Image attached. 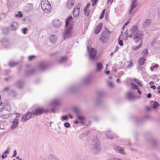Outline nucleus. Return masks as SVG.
<instances>
[{"mask_svg": "<svg viewBox=\"0 0 160 160\" xmlns=\"http://www.w3.org/2000/svg\"><path fill=\"white\" fill-rule=\"evenodd\" d=\"M101 101V99H100L99 98H97V100H96V102L97 103H98L100 102Z\"/></svg>", "mask_w": 160, "mask_h": 160, "instance_id": "nucleus-57", "label": "nucleus"}, {"mask_svg": "<svg viewBox=\"0 0 160 160\" xmlns=\"http://www.w3.org/2000/svg\"><path fill=\"white\" fill-rule=\"evenodd\" d=\"M151 97V94L149 93L147 95V97L148 98H150Z\"/></svg>", "mask_w": 160, "mask_h": 160, "instance_id": "nucleus-63", "label": "nucleus"}, {"mask_svg": "<svg viewBox=\"0 0 160 160\" xmlns=\"http://www.w3.org/2000/svg\"><path fill=\"white\" fill-rule=\"evenodd\" d=\"M80 7V6L79 4L75 7L72 12L74 17H77L79 15Z\"/></svg>", "mask_w": 160, "mask_h": 160, "instance_id": "nucleus-9", "label": "nucleus"}, {"mask_svg": "<svg viewBox=\"0 0 160 160\" xmlns=\"http://www.w3.org/2000/svg\"><path fill=\"white\" fill-rule=\"evenodd\" d=\"M90 5V3H88V4L87 5V6L84 8V9H85V10L86 9H88V8L89 7Z\"/></svg>", "mask_w": 160, "mask_h": 160, "instance_id": "nucleus-58", "label": "nucleus"}, {"mask_svg": "<svg viewBox=\"0 0 160 160\" xmlns=\"http://www.w3.org/2000/svg\"><path fill=\"white\" fill-rule=\"evenodd\" d=\"M59 103V100L58 99H56L54 100L52 103V104L54 105H57Z\"/></svg>", "mask_w": 160, "mask_h": 160, "instance_id": "nucleus-39", "label": "nucleus"}, {"mask_svg": "<svg viewBox=\"0 0 160 160\" xmlns=\"http://www.w3.org/2000/svg\"><path fill=\"white\" fill-rule=\"evenodd\" d=\"M24 8V9L26 11H29L32 9L33 6L32 4L28 3L25 7Z\"/></svg>", "mask_w": 160, "mask_h": 160, "instance_id": "nucleus-22", "label": "nucleus"}, {"mask_svg": "<svg viewBox=\"0 0 160 160\" xmlns=\"http://www.w3.org/2000/svg\"><path fill=\"white\" fill-rule=\"evenodd\" d=\"M118 44L121 46H122L123 45V42L122 40H120L118 42Z\"/></svg>", "mask_w": 160, "mask_h": 160, "instance_id": "nucleus-60", "label": "nucleus"}, {"mask_svg": "<svg viewBox=\"0 0 160 160\" xmlns=\"http://www.w3.org/2000/svg\"><path fill=\"white\" fill-rule=\"evenodd\" d=\"M145 60L146 59L145 57H141L138 61L139 64L140 65H142L144 63Z\"/></svg>", "mask_w": 160, "mask_h": 160, "instance_id": "nucleus-23", "label": "nucleus"}, {"mask_svg": "<svg viewBox=\"0 0 160 160\" xmlns=\"http://www.w3.org/2000/svg\"><path fill=\"white\" fill-rule=\"evenodd\" d=\"M142 43H139V44L138 45L134 46L132 47V50L135 51L138 50L142 46Z\"/></svg>", "mask_w": 160, "mask_h": 160, "instance_id": "nucleus-25", "label": "nucleus"}, {"mask_svg": "<svg viewBox=\"0 0 160 160\" xmlns=\"http://www.w3.org/2000/svg\"><path fill=\"white\" fill-rule=\"evenodd\" d=\"M150 88L154 90H155L156 89V87L154 85H151L150 86Z\"/></svg>", "mask_w": 160, "mask_h": 160, "instance_id": "nucleus-62", "label": "nucleus"}, {"mask_svg": "<svg viewBox=\"0 0 160 160\" xmlns=\"http://www.w3.org/2000/svg\"><path fill=\"white\" fill-rule=\"evenodd\" d=\"M151 23V20L149 19H146L142 24V27L143 28L147 27Z\"/></svg>", "mask_w": 160, "mask_h": 160, "instance_id": "nucleus-17", "label": "nucleus"}, {"mask_svg": "<svg viewBox=\"0 0 160 160\" xmlns=\"http://www.w3.org/2000/svg\"><path fill=\"white\" fill-rule=\"evenodd\" d=\"M125 32V35L126 37L131 38L133 36V39L136 43H142V42L143 34L141 31H138V26L136 25L133 26L131 29L130 34L128 35L127 32Z\"/></svg>", "mask_w": 160, "mask_h": 160, "instance_id": "nucleus-1", "label": "nucleus"}, {"mask_svg": "<svg viewBox=\"0 0 160 160\" xmlns=\"http://www.w3.org/2000/svg\"><path fill=\"white\" fill-rule=\"evenodd\" d=\"M108 31L107 29L105 30L103 32H102V33L100 37V40H101L103 38H105L106 37V35L105 34H108Z\"/></svg>", "mask_w": 160, "mask_h": 160, "instance_id": "nucleus-26", "label": "nucleus"}, {"mask_svg": "<svg viewBox=\"0 0 160 160\" xmlns=\"http://www.w3.org/2000/svg\"><path fill=\"white\" fill-rule=\"evenodd\" d=\"M74 90V87H71L70 88V90L72 91H73Z\"/></svg>", "mask_w": 160, "mask_h": 160, "instance_id": "nucleus-64", "label": "nucleus"}, {"mask_svg": "<svg viewBox=\"0 0 160 160\" xmlns=\"http://www.w3.org/2000/svg\"><path fill=\"white\" fill-rule=\"evenodd\" d=\"M23 82L21 81H18L16 84V87L19 88H22L23 87Z\"/></svg>", "mask_w": 160, "mask_h": 160, "instance_id": "nucleus-19", "label": "nucleus"}, {"mask_svg": "<svg viewBox=\"0 0 160 160\" xmlns=\"http://www.w3.org/2000/svg\"><path fill=\"white\" fill-rule=\"evenodd\" d=\"M10 95L13 97H14L16 95V93L15 91H12L10 93Z\"/></svg>", "mask_w": 160, "mask_h": 160, "instance_id": "nucleus-43", "label": "nucleus"}, {"mask_svg": "<svg viewBox=\"0 0 160 160\" xmlns=\"http://www.w3.org/2000/svg\"><path fill=\"white\" fill-rule=\"evenodd\" d=\"M76 117L77 119L80 121H83L85 119L84 117L80 116L79 114L76 115Z\"/></svg>", "mask_w": 160, "mask_h": 160, "instance_id": "nucleus-33", "label": "nucleus"}, {"mask_svg": "<svg viewBox=\"0 0 160 160\" xmlns=\"http://www.w3.org/2000/svg\"><path fill=\"white\" fill-rule=\"evenodd\" d=\"M114 149L116 151L122 154H125V152L124 151V148H123L117 146H115L114 147Z\"/></svg>", "mask_w": 160, "mask_h": 160, "instance_id": "nucleus-10", "label": "nucleus"}, {"mask_svg": "<svg viewBox=\"0 0 160 160\" xmlns=\"http://www.w3.org/2000/svg\"><path fill=\"white\" fill-rule=\"evenodd\" d=\"M4 104L3 103H0V112L2 111L4 109Z\"/></svg>", "mask_w": 160, "mask_h": 160, "instance_id": "nucleus-42", "label": "nucleus"}, {"mask_svg": "<svg viewBox=\"0 0 160 160\" xmlns=\"http://www.w3.org/2000/svg\"><path fill=\"white\" fill-rule=\"evenodd\" d=\"M73 111L77 115L79 114L80 113V110L79 109L77 108H74L73 109Z\"/></svg>", "mask_w": 160, "mask_h": 160, "instance_id": "nucleus-36", "label": "nucleus"}, {"mask_svg": "<svg viewBox=\"0 0 160 160\" xmlns=\"http://www.w3.org/2000/svg\"><path fill=\"white\" fill-rule=\"evenodd\" d=\"M49 40L52 43H55L57 40V38L55 35H52L49 37Z\"/></svg>", "mask_w": 160, "mask_h": 160, "instance_id": "nucleus-20", "label": "nucleus"}, {"mask_svg": "<svg viewBox=\"0 0 160 160\" xmlns=\"http://www.w3.org/2000/svg\"><path fill=\"white\" fill-rule=\"evenodd\" d=\"M9 89V87H7L4 88L3 90L4 92H7L8 91Z\"/></svg>", "mask_w": 160, "mask_h": 160, "instance_id": "nucleus-54", "label": "nucleus"}, {"mask_svg": "<svg viewBox=\"0 0 160 160\" xmlns=\"http://www.w3.org/2000/svg\"><path fill=\"white\" fill-rule=\"evenodd\" d=\"M102 24V23H99L98 25H97L95 30V33L97 34H98L99 32L101 31Z\"/></svg>", "mask_w": 160, "mask_h": 160, "instance_id": "nucleus-15", "label": "nucleus"}, {"mask_svg": "<svg viewBox=\"0 0 160 160\" xmlns=\"http://www.w3.org/2000/svg\"><path fill=\"white\" fill-rule=\"evenodd\" d=\"M103 67L102 63L101 62H97L96 63V71L100 72L102 69Z\"/></svg>", "mask_w": 160, "mask_h": 160, "instance_id": "nucleus-12", "label": "nucleus"}, {"mask_svg": "<svg viewBox=\"0 0 160 160\" xmlns=\"http://www.w3.org/2000/svg\"><path fill=\"white\" fill-rule=\"evenodd\" d=\"M13 120H11L9 122L10 125V128L12 130H13L16 128L18 125V120L17 116L15 114H12V117H15Z\"/></svg>", "mask_w": 160, "mask_h": 160, "instance_id": "nucleus-5", "label": "nucleus"}, {"mask_svg": "<svg viewBox=\"0 0 160 160\" xmlns=\"http://www.w3.org/2000/svg\"><path fill=\"white\" fill-rule=\"evenodd\" d=\"M35 57V56L34 55H32L29 56L28 57V59L29 61H31L32 60V59Z\"/></svg>", "mask_w": 160, "mask_h": 160, "instance_id": "nucleus-51", "label": "nucleus"}, {"mask_svg": "<svg viewBox=\"0 0 160 160\" xmlns=\"http://www.w3.org/2000/svg\"><path fill=\"white\" fill-rule=\"evenodd\" d=\"M74 4V0H69L67 3V8L69 9L71 8L73 6Z\"/></svg>", "mask_w": 160, "mask_h": 160, "instance_id": "nucleus-16", "label": "nucleus"}, {"mask_svg": "<svg viewBox=\"0 0 160 160\" xmlns=\"http://www.w3.org/2000/svg\"><path fill=\"white\" fill-rule=\"evenodd\" d=\"M10 116V115L9 113L5 114L0 116V119L2 118L3 119H6L8 118Z\"/></svg>", "mask_w": 160, "mask_h": 160, "instance_id": "nucleus-27", "label": "nucleus"}, {"mask_svg": "<svg viewBox=\"0 0 160 160\" xmlns=\"http://www.w3.org/2000/svg\"><path fill=\"white\" fill-rule=\"evenodd\" d=\"M105 10L104 9L102 11V13L99 17L100 19H101L103 18V17L104 16V15Z\"/></svg>", "mask_w": 160, "mask_h": 160, "instance_id": "nucleus-44", "label": "nucleus"}, {"mask_svg": "<svg viewBox=\"0 0 160 160\" xmlns=\"http://www.w3.org/2000/svg\"><path fill=\"white\" fill-rule=\"evenodd\" d=\"M9 148H8L7 150H6L4 152L3 154H7L9 153Z\"/></svg>", "mask_w": 160, "mask_h": 160, "instance_id": "nucleus-48", "label": "nucleus"}, {"mask_svg": "<svg viewBox=\"0 0 160 160\" xmlns=\"http://www.w3.org/2000/svg\"><path fill=\"white\" fill-rule=\"evenodd\" d=\"M142 55L143 57H145L148 54V50L147 49H144L142 52Z\"/></svg>", "mask_w": 160, "mask_h": 160, "instance_id": "nucleus-31", "label": "nucleus"}, {"mask_svg": "<svg viewBox=\"0 0 160 160\" xmlns=\"http://www.w3.org/2000/svg\"><path fill=\"white\" fill-rule=\"evenodd\" d=\"M108 160H123L119 158H109Z\"/></svg>", "mask_w": 160, "mask_h": 160, "instance_id": "nucleus-50", "label": "nucleus"}, {"mask_svg": "<svg viewBox=\"0 0 160 160\" xmlns=\"http://www.w3.org/2000/svg\"><path fill=\"white\" fill-rule=\"evenodd\" d=\"M131 86L132 89H138V87L133 82L131 83Z\"/></svg>", "mask_w": 160, "mask_h": 160, "instance_id": "nucleus-35", "label": "nucleus"}, {"mask_svg": "<svg viewBox=\"0 0 160 160\" xmlns=\"http://www.w3.org/2000/svg\"><path fill=\"white\" fill-rule=\"evenodd\" d=\"M34 116L32 115V112H29L23 115L22 118L21 120L22 122H24L31 118H33Z\"/></svg>", "mask_w": 160, "mask_h": 160, "instance_id": "nucleus-8", "label": "nucleus"}, {"mask_svg": "<svg viewBox=\"0 0 160 160\" xmlns=\"http://www.w3.org/2000/svg\"><path fill=\"white\" fill-rule=\"evenodd\" d=\"M127 97L128 99L130 100H132L135 98V97L133 95L132 93L130 92L127 93Z\"/></svg>", "mask_w": 160, "mask_h": 160, "instance_id": "nucleus-21", "label": "nucleus"}, {"mask_svg": "<svg viewBox=\"0 0 160 160\" xmlns=\"http://www.w3.org/2000/svg\"><path fill=\"white\" fill-rule=\"evenodd\" d=\"M106 136L107 138L109 139H113V136L111 135H109L108 134H107L106 135Z\"/></svg>", "mask_w": 160, "mask_h": 160, "instance_id": "nucleus-46", "label": "nucleus"}, {"mask_svg": "<svg viewBox=\"0 0 160 160\" xmlns=\"http://www.w3.org/2000/svg\"><path fill=\"white\" fill-rule=\"evenodd\" d=\"M157 141L156 140H153L152 142V144L154 146H156L157 145Z\"/></svg>", "mask_w": 160, "mask_h": 160, "instance_id": "nucleus-49", "label": "nucleus"}, {"mask_svg": "<svg viewBox=\"0 0 160 160\" xmlns=\"http://www.w3.org/2000/svg\"><path fill=\"white\" fill-rule=\"evenodd\" d=\"M67 60V57H62L61 59L59 61V62L60 63H63L66 61Z\"/></svg>", "mask_w": 160, "mask_h": 160, "instance_id": "nucleus-34", "label": "nucleus"}, {"mask_svg": "<svg viewBox=\"0 0 160 160\" xmlns=\"http://www.w3.org/2000/svg\"><path fill=\"white\" fill-rule=\"evenodd\" d=\"M91 79L90 76H88L84 78L82 80V82L84 84L88 83Z\"/></svg>", "mask_w": 160, "mask_h": 160, "instance_id": "nucleus-18", "label": "nucleus"}, {"mask_svg": "<svg viewBox=\"0 0 160 160\" xmlns=\"http://www.w3.org/2000/svg\"><path fill=\"white\" fill-rule=\"evenodd\" d=\"M91 150L94 154H99L101 151V147L99 140L97 138H95L92 140L91 146Z\"/></svg>", "mask_w": 160, "mask_h": 160, "instance_id": "nucleus-3", "label": "nucleus"}, {"mask_svg": "<svg viewBox=\"0 0 160 160\" xmlns=\"http://www.w3.org/2000/svg\"><path fill=\"white\" fill-rule=\"evenodd\" d=\"M18 26V23L16 22H13L11 24L12 27V30H15L16 29L17 27Z\"/></svg>", "mask_w": 160, "mask_h": 160, "instance_id": "nucleus-28", "label": "nucleus"}, {"mask_svg": "<svg viewBox=\"0 0 160 160\" xmlns=\"http://www.w3.org/2000/svg\"><path fill=\"white\" fill-rule=\"evenodd\" d=\"M27 30V29L26 28H25L23 29V33L24 34H25L26 33V32Z\"/></svg>", "mask_w": 160, "mask_h": 160, "instance_id": "nucleus-61", "label": "nucleus"}, {"mask_svg": "<svg viewBox=\"0 0 160 160\" xmlns=\"http://www.w3.org/2000/svg\"><path fill=\"white\" fill-rule=\"evenodd\" d=\"M4 109L6 111H10L11 109V106L8 103H6L5 104H4Z\"/></svg>", "mask_w": 160, "mask_h": 160, "instance_id": "nucleus-24", "label": "nucleus"}, {"mask_svg": "<svg viewBox=\"0 0 160 160\" xmlns=\"http://www.w3.org/2000/svg\"><path fill=\"white\" fill-rule=\"evenodd\" d=\"M35 71V68H33L31 69L30 71L29 72L28 74H32L33 73H34Z\"/></svg>", "mask_w": 160, "mask_h": 160, "instance_id": "nucleus-47", "label": "nucleus"}, {"mask_svg": "<svg viewBox=\"0 0 160 160\" xmlns=\"http://www.w3.org/2000/svg\"><path fill=\"white\" fill-rule=\"evenodd\" d=\"M32 115L34 117L39 115L44 112L45 113H47L48 112V110H45L44 109L41 108H37L32 111Z\"/></svg>", "mask_w": 160, "mask_h": 160, "instance_id": "nucleus-6", "label": "nucleus"}, {"mask_svg": "<svg viewBox=\"0 0 160 160\" xmlns=\"http://www.w3.org/2000/svg\"><path fill=\"white\" fill-rule=\"evenodd\" d=\"M138 3L136 0H132V3L131 6V8L129 11L130 14H132L134 13L136 11L135 8L137 6Z\"/></svg>", "mask_w": 160, "mask_h": 160, "instance_id": "nucleus-7", "label": "nucleus"}, {"mask_svg": "<svg viewBox=\"0 0 160 160\" xmlns=\"http://www.w3.org/2000/svg\"><path fill=\"white\" fill-rule=\"evenodd\" d=\"M84 14L86 16H88L90 13V10H88V9H84Z\"/></svg>", "mask_w": 160, "mask_h": 160, "instance_id": "nucleus-41", "label": "nucleus"}, {"mask_svg": "<svg viewBox=\"0 0 160 160\" xmlns=\"http://www.w3.org/2000/svg\"><path fill=\"white\" fill-rule=\"evenodd\" d=\"M159 65L158 64H155L153 66L150 67V69L151 71H153L155 68H158Z\"/></svg>", "mask_w": 160, "mask_h": 160, "instance_id": "nucleus-40", "label": "nucleus"}, {"mask_svg": "<svg viewBox=\"0 0 160 160\" xmlns=\"http://www.w3.org/2000/svg\"><path fill=\"white\" fill-rule=\"evenodd\" d=\"M97 51L95 49L91 48L89 52L90 57L91 59H94L96 55Z\"/></svg>", "mask_w": 160, "mask_h": 160, "instance_id": "nucleus-13", "label": "nucleus"}, {"mask_svg": "<svg viewBox=\"0 0 160 160\" xmlns=\"http://www.w3.org/2000/svg\"><path fill=\"white\" fill-rule=\"evenodd\" d=\"M109 86L111 88H112L113 87V84L110 82H109L108 83Z\"/></svg>", "mask_w": 160, "mask_h": 160, "instance_id": "nucleus-55", "label": "nucleus"}, {"mask_svg": "<svg viewBox=\"0 0 160 160\" xmlns=\"http://www.w3.org/2000/svg\"><path fill=\"white\" fill-rule=\"evenodd\" d=\"M151 102L153 104L152 107L154 109L156 108L159 106V104L156 102L152 101Z\"/></svg>", "mask_w": 160, "mask_h": 160, "instance_id": "nucleus-30", "label": "nucleus"}, {"mask_svg": "<svg viewBox=\"0 0 160 160\" xmlns=\"http://www.w3.org/2000/svg\"><path fill=\"white\" fill-rule=\"evenodd\" d=\"M62 118L63 120H68V116L67 115L64 116L62 117Z\"/></svg>", "mask_w": 160, "mask_h": 160, "instance_id": "nucleus-53", "label": "nucleus"}, {"mask_svg": "<svg viewBox=\"0 0 160 160\" xmlns=\"http://www.w3.org/2000/svg\"><path fill=\"white\" fill-rule=\"evenodd\" d=\"M129 63L130 64L128 65V68L131 67L132 64V61L131 60H130Z\"/></svg>", "mask_w": 160, "mask_h": 160, "instance_id": "nucleus-56", "label": "nucleus"}, {"mask_svg": "<svg viewBox=\"0 0 160 160\" xmlns=\"http://www.w3.org/2000/svg\"><path fill=\"white\" fill-rule=\"evenodd\" d=\"M52 24L54 27H59L61 25V22L58 19H55L52 21Z\"/></svg>", "mask_w": 160, "mask_h": 160, "instance_id": "nucleus-11", "label": "nucleus"}, {"mask_svg": "<svg viewBox=\"0 0 160 160\" xmlns=\"http://www.w3.org/2000/svg\"><path fill=\"white\" fill-rule=\"evenodd\" d=\"M91 2H92V6L93 7L96 4V0H91Z\"/></svg>", "mask_w": 160, "mask_h": 160, "instance_id": "nucleus-52", "label": "nucleus"}, {"mask_svg": "<svg viewBox=\"0 0 160 160\" xmlns=\"http://www.w3.org/2000/svg\"><path fill=\"white\" fill-rule=\"evenodd\" d=\"M23 15L22 13L21 12L19 11L18 14H16L15 15V17H19V18H21L22 17Z\"/></svg>", "mask_w": 160, "mask_h": 160, "instance_id": "nucleus-38", "label": "nucleus"}, {"mask_svg": "<svg viewBox=\"0 0 160 160\" xmlns=\"http://www.w3.org/2000/svg\"><path fill=\"white\" fill-rule=\"evenodd\" d=\"M72 18V16H69L66 19V28L63 33V37L65 39L71 37L72 35V26L70 23Z\"/></svg>", "mask_w": 160, "mask_h": 160, "instance_id": "nucleus-2", "label": "nucleus"}, {"mask_svg": "<svg viewBox=\"0 0 160 160\" xmlns=\"http://www.w3.org/2000/svg\"><path fill=\"white\" fill-rule=\"evenodd\" d=\"M39 68L41 71H43L45 70L47 68V65L46 63L42 62L39 64Z\"/></svg>", "mask_w": 160, "mask_h": 160, "instance_id": "nucleus-14", "label": "nucleus"}, {"mask_svg": "<svg viewBox=\"0 0 160 160\" xmlns=\"http://www.w3.org/2000/svg\"><path fill=\"white\" fill-rule=\"evenodd\" d=\"M41 8L46 13H49L51 10V6L49 2L47 0H42L41 3Z\"/></svg>", "mask_w": 160, "mask_h": 160, "instance_id": "nucleus-4", "label": "nucleus"}, {"mask_svg": "<svg viewBox=\"0 0 160 160\" xmlns=\"http://www.w3.org/2000/svg\"><path fill=\"white\" fill-rule=\"evenodd\" d=\"M90 5V3H88V4L87 5V6L84 8V9H85V10L86 9H88V8L89 7Z\"/></svg>", "mask_w": 160, "mask_h": 160, "instance_id": "nucleus-59", "label": "nucleus"}, {"mask_svg": "<svg viewBox=\"0 0 160 160\" xmlns=\"http://www.w3.org/2000/svg\"><path fill=\"white\" fill-rule=\"evenodd\" d=\"M64 126L66 128H68L70 127V124L68 122H66L64 123Z\"/></svg>", "mask_w": 160, "mask_h": 160, "instance_id": "nucleus-45", "label": "nucleus"}, {"mask_svg": "<svg viewBox=\"0 0 160 160\" xmlns=\"http://www.w3.org/2000/svg\"><path fill=\"white\" fill-rule=\"evenodd\" d=\"M48 160H58L55 157L53 156L50 155L49 158Z\"/></svg>", "mask_w": 160, "mask_h": 160, "instance_id": "nucleus-37", "label": "nucleus"}, {"mask_svg": "<svg viewBox=\"0 0 160 160\" xmlns=\"http://www.w3.org/2000/svg\"><path fill=\"white\" fill-rule=\"evenodd\" d=\"M18 64V62H15L12 61H10L9 63V65L11 67H13Z\"/></svg>", "mask_w": 160, "mask_h": 160, "instance_id": "nucleus-32", "label": "nucleus"}, {"mask_svg": "<svg viewBox=\"0 0 160 160\" xmlns=\"http://www.w3.org/2000/svg\"><path fill=\"white\" fill-rule=\"evenodd\" d=\"M134 81L137 84L139 87H142V82L139 81L138 79H134Z\"/></svg>", "mask_w": 160, "mask_h": 160, "instance_id": "nucleus-29", "label": "nucleus"}]
</instances>
